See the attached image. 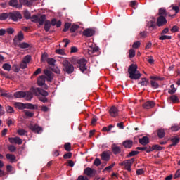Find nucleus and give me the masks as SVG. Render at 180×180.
<instances>
[{"mask_svg": "<svg viewBox=\"0 0 180 180\" xmlns=\"http://www.w3.org/2000/svg\"><path fill=\"white\" fill-rule=\"evenodd\" d=\"M165 136V131L163 129H159L158 130V137L159 139H164Z\"/></svg>", "mask_w": 180, "mask_h": 180, "instance_id": "32", "label": "nucleus"}, {"mask_svg": "<svg viewBox=\"0 0 180 180\" xmlns=\"http://www.w3.org/2000/svg\"><path fill=\"white\" fill-rule=\"evenodd\" d=\"M23 112L27 117H33V116H34V112L27 110H23Z\"/></svg>", "mask_w": 180, "mask_h": 180, "instance_id": "36", "label": "nucleus"}, {"mask_svg": "<svg viewBox=\"0 0 180 180\" xmlns=\"http://www.w3.org/2000/svg\"><path fill=\"white\" fill-rule=\"evenodd\" d=\"M139 141L141 146H147V144L150 143V139L148 136H143L142 138H139Z\"/></svg>", "mask_w": 180, "mask_h": 180, "instance_id": "20", "label": "nucleus"}, {"mask_svg": "<svg viewBox=\"0 0 180 180\" xmlns=\"http://www.w3.org/2000/svg\"><path fill=\"white\" fill-rule=\"evenodd\" d=\"M9 141L11 144H18L20 145L22 144V139L16 136L14 138H9Z\"/></svg>", "mask_w": 180, "mask_h": 180, "instance_id": "17", "label": "nucleus"}, {"mask_svg": "<svg viewBox=\"0 0 180 180\" xmlns=\"http://www.w3.org/2000/svg\"><path fill=\"white\" fill-rule=\"evenodd\" d=\"M84 175H86L87 176H95L96 175V170L95 169H92L91 167H86L84 169Z\"/></svg>", "mask_w": 180, "mask_h": 180, "instance_id": "7", "label": "nucleus"}, {"mask_svg": "<svg viewBox=\"0 0 180 180\" xmlns=\"http://www.w3.org/2000/svg\"><path fill=\"white\" fill-rule=\"evenodd\" d=\"M28 127L30 130L33 131V133H37V134H40L43 131V128L38 124H31Z\"/></svg>", "mask_w": 180, "mask_h": 180, "instance_id": "6", "label": "nucleus"}, {"mask_svg": "<svg viewBox=\"0 0 180 180\" xmlns=\"http://www.w3.org/2000/svg\"><path fill=\"white\" fill-rule=\"evenodd\" d=\"M167 18L162 15H160L157 19V26H158V27H161L165 25H167Z\"/></svg>", "mask_w": 180, "mask_h": 180, "instance_id": "10", "label": "nucleus"}, {"mask_svg": "<svg viewBox=\"0 0 180 180\" xmlns=\"http://www.w3.org/2000/svg\"><path fill=\"white\" fill-rule=\"evenodd\" d=\"M101 159L96 158L94 161V165H96V167H99L101 165Z\"/></svg>", "mask_w": 180, "mask_h": 180, "instance_id": "56", "label": "nucleus"}, {"mask_svg": "<svg viewBox=\"0 0 180 180\" xmlns=\"http://www.w3.org/2000/svg\"><path fill=\"white\" fill-rule=\"evenodd\" d=\"M9 19V13H3L0 14V20H6V19Z\"/></svg>", "mask_w": 180, "mask_h": 180, "instance_id": "37", "label": "nucleus"}, {"mask_svg": "<svg viewBox=\"0 0 180 180\" xmlns=\"http://www.w3.org/2000/svg\"><path fill=\"white\" fill-rule=\"evenodd\" d=\"M18 134H19V136H25V134H26V133H27V131L25 130V129H18L17 131Z\"/></svg>", "mask_w": 180, "mask_h": 180, "instance_id": "53", "label": "nucleus"}, {"mask_svg": "<svg viewBox=\"0 0 180 180\" xmlns=\"http://www.w3.org/2000/svg\"><path fill=\"white\" fill-rule=\"evenodd\" d=\"M41 89L39 87H31L30 89V92L32 94V96L35 95V96H40Z\"/></svg>", "mask_w": 180, "mask_h": 180, "instance_id": "14", "label": "nucleus"}, {"mask_svg": "<svg viewBox=\"0 0 180 180\" xmlns=\"http://www.w3.org/2000/svg\"><path fill=\"white\" fill-rule=\"evenodd\" d=\"M44 74L46 76V81H48V82H53V79L54 78V74H53L51 71L47 69H45L44 70Z\"/></svg>", "mask_w": 180, "mask_h": 180, "instance_id": "9", "label": "nucleus"}, {"mask_svg": "<svg viewBox=\"0 0 180 180\" xmlns=\"http://www.w3.org/2000/svg\"><path fill=\"white\" fill-rule=\"evenodd\" d=\"M141 44V43H140V41H138L134 42L132 47L133 49H139Z\"/></svg>", "mask_w": 180, "mask_h": 180, "instance_id": "60", "label": "nucleus"}, {"mask_svg": "<svg viewBox=\"0 0 180 180\" xmlns=\"http://www.w3.org/2000/svg\"><path fill=\"white\" fill-rule=\"evenodd\" d=\"M23 15H24V18H25V19H27V20H29L31 18L30 12L27 10H25L23 11Z\"/></svg>", "mask_w": 180, "mask_h": 180, "instance_id": "47", "label": "nucleus"}, {"mask_svg": "<svg viewBox=\"0 0 180 180\" xmlns=\"http://www.w3.org/2000/svg\"><path fill=\"white\" fill-rule=\"evenodd\" d=\"M44 84H46V77L44 75H41L37 79V85L39 86H43Z\"/></svg>", "mask_w": 180, "mask_h": 180, "instance_id": "22", "label": "nucleus"}, {"mask_svg": "<svg viewBox=\"0 0 180 180\" xmlns=\"http://www.w3.org/2000/svg\"><path fill=\"white\" fill-rule=\"evenodd\" d=\"M51 27V22L49 20H46L44 22V30L49 32Z\"/></svg>", "mask_w": 180, "mask_h": 180, "instance_id": "29", "label": "nucleus"}, {"mask_svg": "<svg viewBox=\"0 0 180 180\" xmlns=\"http://www.w3.org/2000/svg\"><path fill=\"white\" fill-rule=\"evenodd\" d=\"M15 108L16 109H19V110H23L26 109V103H20V102H15L14 103Z\"/></svg>", "mask_w": 180, "mask_h": 180, "instance_id": "21", "label": "nucleus"}, {"mask_svg": "<svg viewBox=\"0 0 180 180\" xmlns=\"http://www.w3.org/2000/svg\"><path fill=\"white\" fill-rule=\"evenodd\" d=\"M63 70L66 74H72L74 72V65L68 60L62 62Z\"/></svg>", "mask_w": 180, "mask_h": 180, "instance_id": "3", "label": "nucleus"}, {"mask_svg": "<svg viewBox=\"0 0 180 180\" xmlns=\"http://www.w3.org/2000/svg\"><path fill=\"white\" fill-rule=\"evenodd\" d=\"M136 150L140 151H146L147 153H151V146H147L144 147H136Z\"/></svg>", "mask_w": 180, "mask_h": 180, "instance_id": "27", "label": "nucleus"}, {"mask_svg": "<svg viewBox=\"0 0 180 180\" xmlns=\"http://www.w3.org/2000/svg\"><path fill=\"white\" fill-rule=\"evenodd\" d=\"M6 110L7 112V113H13L14 110H13V108H12L11 106L8 105L6 108Z\"/></svg>", "mask_w": 180, "mask_h": 180, "instance_id": "62", "label": "nucleus"}, {"mask_svg": "<svg viewBox=\"0 0 180 180\" xmlns=\"http://www.w3.org/2000/svg\"><path fill=\"white\" fill-rule=\"evenodd\" d=\"M8 5L12 6V8H16L17 9L22 8V5L19 4V1H18V0H10Z\"/></svg>", "mask_w": 180, "mask_h": 180, "instance_id": "13", "label": "nucleus"}, {"mask_svg": "<svg viewBox=\"0 0 180 180\" xmlns=\"http://www.w3.org/2000/svg\"><path fill=\"white\" fill-rule=\"evenodd\" d=\"M51 22V26H56V27H61V21L58 20L57 21V19L53 18Z\"/></svg>", "mask_w": 180, "mask_h": 180, "instance_id": "26", "label": "nucleus"}, {"mask_svg": "<svg viewBox=\"0 0 180 180\" xmlns=\"http://www.w3.org/2000/svg\"><path fill=\"white\" fill-rule=\"evenodd\" d=\"M8 148L11 153H15V151H16V147H15L13 145L8 146Z\"/></svg>", "mask_w": 180, "mask_h": 180, "instance_id": "59", "label": "nucleus"}, {"mask_svg": "<svg viewBox=\"0 0 180 180\" xmlns=\"http://www.w3.org/2000/svg\"><path fill=\"white\" fill-rule=\"evenodd\" d=\"M172 131H178L180 130V125L179 124H174L170 128Z\"/></svg>", "mask_w": 180, "mask_h": 180, "instance_id": "46", "label": "nucleus"}, {"mask_svg": "<svg viewBox=\"0 0 180 180\" xmlns=\"http://www.w3.org/2000/svg\"><path fill=\"white\" fill-rule=\"evenodd\" d=\"M47 63L49 65H51V67H54V65H56V60H54V58H48Z\"/></svg>", "mask_w": 180, "mask_h": 180, "instance_id": "50", "label": "nucleus"}, {"mask_svg": "<svg viewBox=\"0 0 180 180\" xmlns=\"http://www.w3.org/2000/svg\"><path fill=\"white\" fill-rule=\"evenodd\" d=\"M172 37L168 35H162L159 37V40H171Z\"/></svg>", "mask_w": 180, "mask_h": 180, "instance_id": "51", "label": "nucleus"}, {"mask_svg": "<svg viewBox=\"0 0 180 180\" xmlns=\"http://www.w3.org/2000/svg\"><path fill=\"white\" fill-rule=\"evenodd\" d=\"M38 99L41 102H43V103H46L49 101V99H47L46 97H44V96H38Z\"/></svg>", "mask_w": 180, "mask_h": 180, "instance_id": "54", "label": "nucleus"}, {"mask_svg": "<svg viewBox=\"0 0 180 180\" xmlns=\"http://www.w3.org/2000/svg\"><path fill=\"white\" fill-rule=\"evenodd\" d=\"M23 17L20 11H13L9 13V19L13 20V22H18Z\"/></svg>", "mask_w": 180, "mask_h": 180, "instance_id": "5", "label": "nucleus"}, {"mask_svg": "<svg viewBox=\"0 0 180 180\" xmlns=\"http://www.w3.org/2000/svg\"><path fill=\"white\" fill-rule=\"evenodd\" d=\"M4 168V162L2 160H0V176H5L6 174L5 172L1 169Z\"/></svg>", "mask_w": 180, "mask_h": 180, "instance_id": "38", "label": "nucleus"}, {"mask_svg": "<svg viewBox=\"0 0 180 180\" xmlns=\"http://www.w3.org/2000/svg\"><path fill=\"white\" fill-rule=\"evenodd\" d=\"M134 161H136V158H134L125 160V169L129 172H131V165H133Z\"/></svg>", "mask_w": 180, "mask_h": 180, "instance_id": "8", "label": "nucleus"}, {"mask_svg": "<svg viewBox=\"0 0 180 180\" xmlns=\"http://www.w3.org/2000/svg\"><path fill=\"white\" fill-rule=\"evenodd\" d=\"M77 180H89V179H88L86 176L81 175L78 176Z\"/></svg>", "mask_w": 180, "mask_h": 180, "instance_id": "64", "label": "nucleus"}, {"mask_svg": "<svg viewBox=\"0 0 180 180\" xmlns=\"http://www.w3.org/2000/svg\"><path fill=\"white\" fill-rule=\"evenodd\" d=\"M139 85H141V86H147L149 84V80L148 79L144 77L142 78L141 80L138 83Z\"/></svg>", "mask_w": 180, "mask_h": 180, "instance_id": "30", "label": "nucleus"}, {"mask_svg": "<svg viewBox=\"0 0 180 180\" xmlns=\"http://www.w3.org/2000/svg\"><path fill=\"white\" fill-rule=\"evenodd\" d=\"M171 89H169L168 94H170V95H174L176 92V88H175V86L174 84H172L170 86Z\"/></svg>", "mask_w": 180, "mask_h": 180, "instance_id": "43", "label": "nucleus"}, {"mask_svg": "<svg viewBox=\"0 0 180 180\" xmlns=\"http://www.w3.org/2000/svg\"><path fill=\"white\" fill-rule=\"evenodd\" d=\"M154 106H155V103H154L153 101H147L143 104V108L144 109H152V108H154Z\"/></svg>", "mask_w": 180, "mask_h": 180, "instance_id": "15", "label": "nucleus"}, {"mask_svg": "<svg viewBox=\"0 0 180 180\" xmlns=\"http://www.w3.org/2000/svg\"><path fill=\"white\" fill-rule=\"evenodd\" d=\"M25 39V35H23V32L22 31H20L17 36H15L13 39L14 43H16V41H22Z\"/></svg>", "mask_w": 180, "mask_h": 180, "instance_id": "16", "label": "nucleus"}, {"mask_svg": "<svg viewBox=\"0 0 180 180\" xmlns=\"http://www.w3.org/2000/svg\"><path fill=\"white\" fill-rule=\"evenodd\" d=\"M13 96L16 98H25V101H32V99H33V94L29 91H17L14 93Z\"/></svg>", "mask_w": 180, "mask_h": 180, "instance_id": "2", "label": "nucleus"}, {"mask_svg": "<svg viewBox=\"0 0 180 180\" xmlns=\"http://www.w3.org/2000/svg\"><path fill=\"white\" fill-rule=\"evenodd\" d=\"M6 157L7 160H10V162H13L14 161H16V156H15L14 155L8 153L6 155Z\"/></svg>", "mask_w": 180, "mask_h": 180, "instance_id": "33", "label": "nucleus"}, {"mask_svg": "<svg viewBox=\"0 0 180 180\" xmlns=\"http://www.w3.org/2000/svg\"><path fill=\"white\" fill-rule=\"evenodd\" d=\"M140 152L137 150H132L127 155V158H130V157H134V155H137Z\"/></svg>", "mask_w": 180, "mask_h": 180, "instance_id": "44", "label": "nucleus"}, {"mask_svg": "<svg viewBox=\"0 0 180 180\" xmlns=\"http://www.w3.org/2000/svg\"><path fill=\"white\" fill-rule=\"evenodd\" d=\"M79 27V26L78 25H73L70 29V31L71 32V33H75V32H76V30Z\"/></svg>", "mask_w": 180, "mask_h": 180, "instance_id": "52", "label": "nucleus"}, {"mask_svg": "<svg viewBox=\"0 0 180 180\" xmlns=\"http://www.w3.org/2000/svg\"><path fill=\"white\" fill-rule=\"evenodd\" d=\"M18 47H20V49H29V47H30V44L26 42H22L19 44Z\"/></svg>", "mask_w": 180, "mask_h": 180, "instance_id": "40", "label": "nucleus"}, {"mask_svg": "<svg viewBox=\"0 0 180 180\" xmlns=\"http://www.w3.org/2000/svg\"><path fill=\"white\" fill-rule=\"evenodd\" d=\"M101 159L103 161H109V160H110V155H109L108 152L103 151L101 154Z\"/></svg>", "mask_w": 180, "mask_h": 180, "instance_id": "24", "label": "nucleus"}, {"mask_svg": "<svg viewBox=\"0 0 180 180\" xmlns=\"http://www.w3.org/2000/svg\"><path fill=\"white\" fill-rule=\"evenodd\" d=\"M109 113L112 117H116L119 115V110H117V108L112 106L110 108Z\"/></svg>", "mask_w": 180, "mask_h": 180, "instance_id": "18", "label": "nucleus"}, {"mask_svg": "<svg viewBox=\"0 0 180 180\" xmlns=\"http://www.w3.org/2000/svg\"><path fill=\"white\" fill-rule=\"evenodd\" d=\"M122 146L125 148L130 149L131 147H133V141L130 139L125 140L122 142Z\"/></svg>", "mask_w": 180, "mask_h": 180, "instance_id": "19", "label": "nucleus"}, {"mask_svg": "<svg viewBox=\"0 0 180 180\" xmlns=\"http://www.w3.org/2000/svg\"><path fill=\"white\" fill-rule=\"evenodd\" d=\"M46 15H41L40 17H38V23L40 25V26H43L44 25V22H46Z\"/></svg>", "mask_w": 180, "mask_h": 180, "instance_id": "31", "label": "nucleus"}, {"mask_svg": "<svg viewBox=\"0 0 180 180\" xmlns=\"http://www.w3.org/2000/svg\"><path fill=\"white\" fill-rule=\"evenodd\" d=\"M25 109H30L31 110H37L38 107L37 105H33L32 103H25Z\"/></svg>", "mask_w": 180, "mask_h": 180, "instance_id": "28", "label": "nucleus"}, {"mask_svg": "<svg viewBox=\"0 0 180 180\" xmlns=\"http://www.w3.org/2000/svg\"><path fill=\"white\" fill-rule=\"evenodd\" d=\"M159 16H167V10L164 8H161L159 9Z\"/></svg>", "mask_w": 180, "mask_h": 180, "instance_id": "41", "label": "nucleus"}, {"mask_svg": "<svg viewBox=\"0 0 180 180\" xmlns=\"http://www.w3.org/2000/svg\"><path fill=\"white\" fill-rule=\"evenodd\" d=\"M135 56H136V51L133 49H131L129 51V58H133Z\"/></svg>", "mask_w": 180, "mask_h": 180, "instance_id": "49", "label": "nucleus"}, {"mask_svg": "<svg viewBox=\"0 0 180 180\" xmlns=\"http://www.w3.org/2000/svg\"><path fill=\"white\" fill-rule=\"evenodd\" d=\"M95 34V30L92 29H86L83 31V36H86V37H92Z\"/></svg>", "mask_w": 180, "mask_h": 180, "instance_id": "11", "label": "nucleus"}, {"mask_svg": "<svg viewBox=\"0 0 180 180\" xmlns=\"http://www.w3.org/2000/svg\"><path fill=\"white\" fill-rule=\"evenodd\" d=\"M128 72L129 74V78L131 79H140L141 75L140 72L137 70V65L132 64L128 68Z\"/></svg>", "mask_w": 180, "mask_h": 180, "instance_id": "1", "label": "nucleus"}, {"mask_svg": "<svg viewBox=\"0 0 180 180\" xmlns=\"http://www.w3.org/2000/svg\"><path fill=\"white\" fill-rule=\"evenodd\" d=\"M39 95H41V96H49V92H47L46 90H43L41 89V91L39 93Z\"/></svg>", "mask_w": 180, "mask_h": 180, "instance_id": "58", "label": "nucleus"}, {"mask_svg": "<svg viewBox=\"0 0 180 180\" xmlns=\"http://www.w3.org/2000/svg\"><path fill=\"white\" fill-rule=\"evenodd\" d=\"M169 99L173 103H178L179 102V98H178V96L176 95H172L169 97Z\"/></svg>", "mask_w": 180, "mask_h": 180, "instance_id": "35", "label": "nucleus"}, {"mask_svg": "<svg viewBox=\"0 0 180 180\" xmlns=\"http://www.w3.org/2000/svg\"><path fill=\"white\" fill-rule=\"evenodd\" d=\"M3 70H5V71H11L12 70V66L8 63H4L2 66Z\"/></svg>", "mask_w": 180, "mask_h": 180, "instance_id": "42", "label": "nucleus"}, {"mask_svg": "<svg viewBox=\"0 0 180 180\" xmlns=\"http://www.w3.org/2000/svg\"><path fill=\"white\" fill-rule=\"evenodd\" d=\"M115 165H116V163H112L111 165H110V166H108L107 167H105L104 169H103V172H105V171H110V169L111 168H113L114 167H115Z\"/></svg>", "mask_w": 180, "mask_h": 180, "instance_id": "61", "label": "nucleus"}, {"mask_svg": "<svg viewBox=\"0 0 180 180\" xmlns=\"http://www.w3.org/2000/svg\"><path fill=\"white\" fill-rule=\"evenodd\" d=\"M50 70H51V71H53V72H55V74H58V75L61 74V70H60L58 67H57L56 65L51 66Z\"/></svg>", "mask_w": 180, "mask_h": 180, "instance_id": "34", "label": "nucleus"}, {"mask_svg": "<svg viewBox=\"0 0 180 180\" xmlns=\"http://www.w3.org/2000/svg\"><path fill=\"white\" fill-rule=\"evenodd\" d=\"M32 60V56L30 55H27L23 58V63H25L27 64H29L30 63V60Z\"/></svg>", "mask_w": 180, "mask_h": 180, "instance_id": "45", "label": "nucleus"}, {"mask_svg": "<svg viewBox=\"0 0 180 180\" xmlns=\"http://www.w3.org/2000/svg\"><path fill=\"white\" fill-rule=\"evenodd\" d=\"M171 141L172 143L169 145V147H175V146H176L179 143L180 138L174 136L171 139Z\"/></svg>", "mask_w": 180, "mask_h": 180, "instance_id": "23", "label": "nucleus"}, {"mask_svg": "<svg viewBox=\"0 0 180 180\" xmlns=\"http://www.w3.org/2000/svg\"><path fill=\"white\" fill-rule=\"evenodd\" d=\"M72 157V153L71 152L67 153L63 155L65 160H68Z\"/></svg>", "mask_w": 180, "mask_h": 180, "instance_id": "57", "label": "nucleus"}, {"mask_svg": "<svg viewBox=\"0 0 180 180\" xmlns=\"http://www.w3.org/2000/svg\"><path fill=\"white\" fill-rule=\"evenodd\" d=\"M164 148L162 146H160V145H153L152 147H150L151 152L154 151V150H157V151H161Z\"/></svg>", "mask_w": 180, "mask_h": 180, "instance_id": "39", "label": "nucleus"}, {"mask_svg": "<svg viewBox=\"0 0 180 180\" xmlns=\"http://www.w3.org/2000/svg\"><path fill=\"white\" fill-rule=\"evenodd\" d=\"M149 25V27L152 28V29H155V27L157 26V25H155V21H150Z\"/></svg>", "mask_w": 180, "mask_h": 180, "instance_id": "63", "label": "nucleus"}, {"mask_svg": "<svg viewBox=\"0 0 180 180\" xmlns=\"http://www.w3.org/2000/svg\"><path fill=\"white\" fill-rule=\"evenodd\" d=\"M111 150L115 155H117V154H120L122 153V148L116 146L115 143L112 145Z\"/></svg>", "mask_w": 180, "mask_h": 180, "instance_id": "12", "label": "nucleus"}, {"mask_svg": "<svg viewBox=\"0 0 180 180\" xmlns=\"http://www.w3.org/2000/svg\"><path fill=\"white\" fill-rule=\"evenodd\" d=\"M77 67L78 68H79L82 72H85V71L88 70V68L86 67V64L88 63V61H86V59L85 58L78 59L77 60Z\"/></svg>", "mask_w": 180, "mask_h": 180, "instance_id": "4", "label": "nucleus"}, {"mask_svg": "<svg viewBox=\"0 0 180 180\" xmlns=\"http://www.w3.org/2000/svg\"><path fill=\"white\" fill-rule=\"evenodd\" d=\"M97 51H99L98 46H91L90 48L88 49V53L90 55L94 54V53H97Z\"/></svg>", "mask_w": 180, "mask_h": 180, "instance_id": "25", "label": "nucleus"}, {"mask_svg": "<svg viewBox=\"0 0 180 180\" xmlns=\"http://www.w3.org/2000/svg\"><path fill=\"white\" fill-rule=\"evenodd\" d=\"M150 86L151 88H154V89H157L160 85L157 83V82L154 80H150Z\"/></svg>", "mask_w": 180, "mask_h": 180, "instance_id": "48", "label": "nucleus"}, {"mask_svg": "<svg viewBox=\"0 0 180 180\" xmlns=\"http://www.w3.org/2000/svg\"><path fill=\"white\" fill-rule=\"evenodd\" d=\"M64 148L66 151H71V143H66L64 145Z\"/></svg>", "mask_w": 180, "mask_h": 180, "instance_id": "55", "label": "nucleus"}]
</instances>
